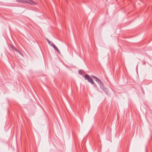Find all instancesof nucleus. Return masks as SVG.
Returning a JSON list of instances; mask_svg holds the SVG:
<instances>
[{
    "label": "nucleus",
    "instance_id": "8",
    "mask_svg": "<svg viewBox=\"0 0 152 152\" xmlns=\"http://www.w3.org/2000/svg\"><path fill=\"white\" fill-rule=\"evenodd\" d=\"M79 74L81 75L82 73V71L81 70H79L78 71Z\"/></svg>",
    "mask_w": 152,
    "mask_h": 152
},
{
    "label": "nucleus",
    "instance_id": "7",
    "mask_svg": "<svg viewBox=\"0 0 152 152\" xmlns=\"http://www.w3.org/2000/svg\"><path fill=\"white\" fill-rule=\"evenodd\" d=\"M102 89L104 90V91L105 92L106 94H107L108 91L107 88H106L104 87Z\"/></svg>",
    "mask_w": 152,
    "mask_h": 152
},
{
    "label": "nucleus",
    "instance_id": "5",
    "mask_svg": "<svg viewBox=\"0 0 152 152\" xmlns=\"http://www.w3.org/2000/svg\"><path fill=\"white\" fill-rule=\"evenodd\" d=\"M92 76L94 78V80L97 82L98 83L101 82V80L97 77L93 75H92Z\"/></svg>",
    "mask_w": 152,
    "mask_h": 152
},
{
    "label": "nucleus",
    "instance_id": "1",
    "mask_svg": "<svg viewBox=\"0 0 152 152\" xmlns=\"http://www.w3.org/2000/svg\"><path fill=\"white\" fill-rule=\"evenodd\" d=\"M16 1L19 3H27L31 5H36L37 2L31 0H16Z\"/></svg>",
    "mask_w": 152,
    "mask_h": 152
},
{
    "label": "nucleus",
    "instance_id": "4",
    "mask_svg": "<svg viewBox=\"0 0 152 152\" xmlns=\"http://www.w3.org/2000/svg\"><path fill=\"white\" fill-rule=\"evenodd\" d=\"M11 47L12 49L13 50L15 51L18 52L20 55H22V53L20 52L18 50L15 46H11Z\"/></svg>",
    "mask_w": 152,
    "mask_h": 152
},
{
    "label": "nucleus",
    "instance_id": "6",
    "mask_svg": "<svg viewBox=\"0 0 152 152\" xmlns=\"http://www.w3.org/2000/svg\"><path fill=\"white\" fill-rule=\"evenodd\" d=\"M99 86L100 87V88L102 89L103 88H104V85L103 83H102V81L101 82L99 83Z\"/></svg>",
    "mask_w": 152,
    "mask_h": 152
},
{
    "label": "nucleus",
    "instance_id": "3",
    "mask_svg": "<svg viewBox=\"0 0 152 152\" xmlns=\"http://www.w3.org/2000/svg\"><path fill=\"white\" fill-rule=\"evenodd\" d=\"M85 77L86 79H87L88 81L90 82L92 84L94 83V81L93 79L88 75H85Z\"/></svg>",
    "mask_w": 152,
    "mask_h": 152
},
{
    "label": "nucleus",
    "instance_id": "2",
    "mask_svg": "<svg viewBox=\"0 0 152 152\" xmlns=\"http://www.w3.org/2000/svg\"><path fill=\"white\" fill-rule=\"evenodd\" d=\"M47 42L48 44L50 45L51 46L53 47L54 49L56 50L59 53H60V52L59 50L57 48V47L52 42H51L48 39H47Z\"/></svg>",
    "mask_w": 152,
    "mask_h": 152
}]
</instances>
